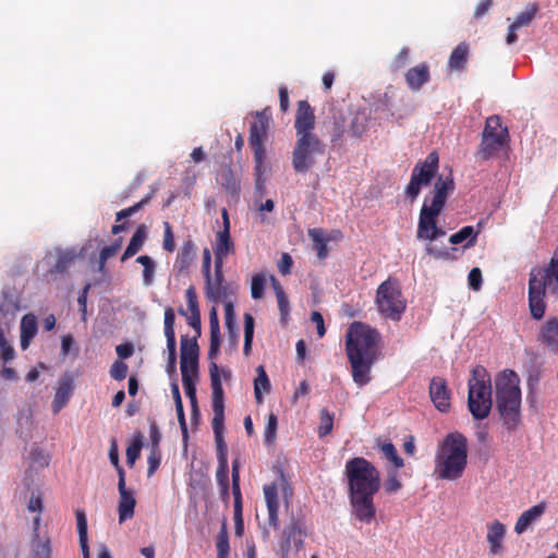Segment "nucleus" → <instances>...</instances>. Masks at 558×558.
<instances>
[{"label":"nucleus","mask_w":558,"mask_h":558,"mask_svg":"<svg viewBox=\"0 0 558 558\" xmlns=\"http://www.w3.org/2000/svg\"><path fill=\"white\" fill-rule=\"evenodd\" d=\"M344 474L353 514L361 522L371 523L376 514L373 499L380 488L379 471L367 459L355 457L347 461Z\"/></svg>","instance_id":"nucleus-1"},{"label":"nucleus","mask_w":558,"mask_h":558,"mask_svg":"<svg viewBox=\"0 0 558 558\" xmlns=\"http://www.w3.org/2000/svg\"><path fill=\"white\" fill-rule=\"evenodd\" d=\"M379 333L375 328L354 322L350 325L345 336V352L351 365L353 381L363 387L371 379V371L377 360Z\"/></svg>","instance_id":"nucleus-2"},{"label":"nucleus","mask_w":558,"mask_h":558,"mask_svg":"<svg viewBox=\"0 0 558 558\" xmlns=\"http://www.w3.org/2000/svg\"><path fill=\"white\" fill-rule=\"evenodd\" d=\"M454 191V182L451 177H438L430 192V197L426 196L420 210L416 238L428 241L425 247L427 255L434 258H447L449 253L445 250L436 248L432 242L446 234L445 230L438 227L437 218L441 214L448 196Z\"/></svg>","instance_id":"nucleus-3"},{"label":"nucleus","mask_w":558,"mask_h":558,"mask_svg":"<svg viewBox=\"0 0 558 558\" xmlns=\"http://www.w3.org/2000/svg\"><path fill=\"white\" fill-rule=\"evenodd\" d=\"M496 410L504 426L515 430L522 424L521 389L519 375L512 369H504L495 377Z\"/></svg>","instance_id":"nucleus-4"},{"label":"nucleus","mask_w":558,"mask_h":558,"mask_svg":"<svg viewBox=\"0 0 558 558\" xmlns=\"http://www.w3.org/2000/svg\"><path fill=\"white\" fill-rule=\"evenodd\" d=\"M468 464V439L459 433L448 434L435 454V473L441 480L454 481L463 475Z\"/></svg>","instance_id":"nucleus-5"},{"label":"nucleus","mask_w":558,"mask_h":558,"mask_svg":"<svg viewBox=\"0 0 558 558\" xmlns=\"http://www.w3.org/2000/svg\"><path fill=\"white\" fill-rule=\"evenodd\" d=\"M546 291L558 298V247L545 267H534L529 278V307L534 319L544 317Z\"/></svg>","instance_id":"nucleus-6"},{"label":"nucleus","mask_w":558,"mask_h":558,"mask_svg":"<svg viewBox=\"0 0 558 558\" xmlns=\"http://www.w3.org/2000/svg\"><path fill=\"white\" fill-rule=\"evenodd\" d=\"M468 386V407L472 416L477 421L488 417L493 407L492 383L483 365H476L472 369Z\"/></svg>","instance_id":"nucleus-7"},{"label":"nucleus","mask_w":558,"mask_h":558,"mask_svg":"<svg viewBox=\"0 0 558 558\" xmlns=\"http://www.w3.org/2000/svg\"><path fill=\"white\" fill-rule=\"evenodd\" d=\"M271 113L269 108L255 113V119L250 126L248 145L254 153V171L256 189L264 187L266 148L265 143L268 138V131L270 128Z\"/></svg>","instance_id":"nucleus-8"},{"label":"nucleus","mask_w":558,"mask_h":558,"mask_svg":"<svg viewBox=\"0 0 558 558\" xmlns=\"http://www.w3.org/2000/svg\"><path fill=\"white\" fill-rule=\"evenodd\" d=\"M509 141L508 129L502 125L501 119L498 116H490L485 121L475 157L483 161L489 160L507 148Z\"/></svg>","instance_id":"nucleus-9"},{"label":"nucleus","mask_w":558,"mask_h":558,"mask_svg":"<svg viewBox=\"0 0 558 558\" xmlns=\"http://www.w3.org/2000/svg\"><path fill=\"white\" fill-rule=\"evenodd\" d=\"M375 303L384 317L396 322L401 319L407 308V301L398 281L391 279H387L378 286Z\"/></svg>","instance_id":"nucleus-10"},{"label":"nucleus","mask_w":558,"mask_h":558,"mask_svg":"<svg viewBox=\"0 0 558 558\" xmlns=\"http://www.w3.org/2000/svg\"><path fill=\"white\" fill-rule=\"evenodd\" d=\"M439 168V157L436 151H430L424 160H420L413 167L410 182L405 187V194L411 201H415L421 189L430 184Z\"/></svg>","instance_id":"nucleus-11"},{"label":"nucleus","mask_w":558,"mask_h":558,"mask_svg":"<svg viewBox=\"0 0 558 558\" xmlns=\"http://www.w3.org/2000/svg\"><path fill=\"white\" fill-rule=\"evenodd\" d=\"M211 404L214 411V417L211 420V426L215 434L217 445V457L218 461H228L227 459V446L223 440V421H225V392L222 384L219 383L216 373L213 375V393Z\"/></svg>","instance_id":"nucleus-12"},{"label":"nucleus","mask_w":558,"mask_h":558,"mask_svg":"<svg viewBox=\"0 0 558 558\" xmlns=\"http://www.w3.org/2000/svg\"><path fill=\"white\" fill-rule=\"evenodd\" d=\"M325 153V145L318 137L296 138L292 153V166L296 173H306L315 165V156Z\"/></svg>","instance_id":"nucleus-13"},{"label":"nucleus","mask_w":558,"mask_h":558,"mask_svg":"<svg viewBox=\"0 0 558 558\" xmlns=\"http://www.w3.org/2000/svg\"><path fill=\"white\" fill-rule=\"evenodd\" d=\"M304 531L303 523L299 519H292L289 524L284 526L281 532L279 541V553L281 558H289L292 550L296 553L304 547Z\"/></svg>","instance_id":"nucleus-14"},{"label":"nucleus","mask_w":558,"mask_h":558,"mask_svg":"<svg viewBox=\"0 0 558 558\" xmlns=\"http://www.w3.org/2000/svg\"><path fill=\"white\" fill-rule=\"evenodd\" d=\"M180 369L182 377L191 375L198 377L199 347L196 337L181 336Z\"/></svg>","instance_id":"nucleus-15"},{"label":"nucleus","mask_w":558,"mask_h":558,"mask_svg":"<svg viewBox=\"0 0 558 558\" xmlns=\"http://www.w3.org/2000/svg\"><path fill=\"white\" fill-rule=\"evenodd\" d=\"M294 128L296 138L317 137L313 131L315 129V114L306 100L298 102Z\"/></svg>","instance_id":"nucleus-16"},{"label":"nucleus","mask_w":558,"mask_h":558,"mask_svg":"<svg viewBox=\"0 0 558 558\" xmlns=\"http://www.w3.org/2000/svg\"><path fill=\"white\" fill-rule=\"evenodd\" d=\"M223 264H215V274L211 272L205 276V294L206 298L211 302L221 301L227 294V287L223 284Z\"/></svg>","instance_id":"nucleus-17"},{"label":"nucleus","mask_w":558,"mask_h":558,"mask_svg":"<svg viewBox=\"0 0 558 558\" xmlns=\"http://www.w3.org/2000/svg\"><path fill=\"white\" fill-rule=\"evenodd\" d=\"M429 397L436 409L446 413L450 409V390L446 379L433 377L429 384Z\"/></svg>","instance_id":"nucleus-18"},{"label":"nucleus","mask_w":558,"mask_h":558,"mask_svg":"<svg viewBox=\"0 0 558 558\" xmlns=\"http://www.w3.org/2000/svg\"><path fill=\"white\" fill-rule=\"evenodd\" d=\"M74 391V379L65 373L58 380L54 398L51 404L53 414H58L69 403Z\"/></svg>","instance_id":"nucleus-19"},{"label":"nucleus","mask_w":558,"mask_h":558,"mask_svg":"<svg viewBox=\"0 0 558 558\" xmlns=\"http://www.w3.org/2000/svg\"><path fill=\"white\" fill-rule=\"evenodd\" d=\"M118 489L120 494L118 505L119 522L122 523L125 520L133 518L136 500L133 496V493L126 489L124 474L121 471L118 482Z\"/></svg>","instance_id":"nucleus-20"},{"label":"nucleus","mask_w":558,"mask_h":558,"mask_svg":"<svg viewBox=\"0 0 558 558\" xmlns=\"http://www.w3.org/2000/svg\"><path fill=\"white\" fill-rule=\"evenodd\" d=\"M404 80L412 92H418L430 80L429 65L422 62L410 68L404 74Z\"/></svg>","instance_id":"nucleus-21"},{"label":"nucleus","mask_w":558,"mask_h":558,"mask_svg":"<svg viewBox=\"0 0 558 558\" xmlns=\"http://www.w3.org/2000/svg\"><path fill=\"white\" fill-rule=\"evenodd\" d=\"M264 496L268 510V524L277 530L279 527V500L277 483L265 485Z\"/></svg>","instance_id":"nucleus-22"},{"label":"nucleus","mask_w":558,"mask_h":558,"mask_svg":"<svg viewBox=\"0 0 558 558\" xmlns=\"http://www.w3.org/2000/svg\"><path fill=\"white\" fill-rule=\"evenodd\" d=\"M213 251L215 264H225V259L235 252V244L231 239V234L227 233V231H218L216 233Z\"/></svg>","instance_id":"nucleus-23"},{"label":"nucleus","mask_w":558,"mask_h":558,"mask_svg":"<svg viewBox=\"0 0 558 558\" xmlns=\"http://www.w3.org/2000/svg\"><path fill=\"white\" fill-rule=\"evenodd\" d=\"M537 340L550 352L558 353V318L551 317L542 325Z\"/></svg>","instance_id":"nucleus-24"},{"label":"nucleus","mask_w":558,"mask_h":558,"mask_svg":"<svg viewBox=\"0 0 558 558\" xmlns=\"http://www.w3.org/2000/svg\"><path fill=\"white\" fill-rule=\"evenodd\" d=\"M506 534V526L498 520L487 524V542L489 545V554L500 555L504 551V538Z\"/></svg>","instance_id":"nucleus-25"},{"label":"nucleus","mask_w":558,"mask_h":558,"mask_svg":"<svg viewBox=\"0 0 558 558\" xmlns=\"http://www.w3.org/2000/svg\"><path fill=\"white\" fill-rule=\"evenodd\" d=\"M546 506L541 502L525 510L518 519L514 525L517 534L524 533L533 523H535L545 512Z\"/></svg>","instance_id":"nucleus-26"},{"label":"nucleus","mask_w":558,"mask_h":558,"mask_svg":"<svg viewBox=\"0 0 558 558\" xmlns=\"http://www.w3.org/2000/svg\"><path fill=\"white\" fill-rule=\"evenodd\" d=\"M147 240V227L145 225H140L134 234L132 235L125 251L121 255V262L124 263L129 258L136 255L144 246Z\"/></svg>","instance_id":"nucleus-27"},{"label":"nucleus","mask_w":558,"mask_h":558,"mask_svg":"<svg viewBox=\"0 0 558 558\" xmlns=\"http://www.w3.org/2000/svg\"><path fill=\"white\" fill-rule=\"evenodd\" d=\"M470 47L465 41L460 43L448 59V68L452 71H463L469 60Z\"/></svg>","instance_id":"nucleus-28"},{"label":"nucleus","mask_w":558,"mask_h":558,"mask_svg":"<svg viewBox=\"0 0 558 558\" xmlns=\"http://www.w3.org/2000/svg\"><path fill=\"white\" fill-rule=\"evenodd\" d=\"M37 319L33 314H26L21 320V349L26 350L37 333Z\"/></svg>","instance_id":"nucleus-29"},{"label":"nucleus","mask_w":558,"mask_h":558,"mask_svg":"<svg viewBox=\"0 0 558 558\" xmlns=\"http://www.w3.org/2000/svg\"><path fill=\"white\" fill-rule=\"evenodd\" d=\"M480 232V229L475 230L472 226H465L458 232L451 234L449 236V242L451 244H460L465 241L464 248H469L476 244L477 235Z\"/></svg>","instance_id":"nucleus-30"},{"label":"nucleus","mask_w":558,"mask_h":558,"mask_svg":"<svg viewBox=\"0 0 558 558\" xmlns=\"http://www.w3.org/2000/svg\"><path fill=\"white\" fill-rule=\"evenodd\" d=\"M195 244L191 239L183 242L175 260L180 271H183L191 266L195 256Z\"/></svg>","instance_id":"nucleus-31"},{"label":"nucleus","mask_w":558,"mask_h":558,"mask_svg":"<svg viewBox=\"0 0 558 558\" xmlns=\"http://www.w3.org/2000/svg\"><path fill=\"white\" fill-rule=\"evenodd\" d=\"M220 336H210L209 338V349H208V360L209 363V376H210V385L213 386V375L216 373V377H218L219 383L221 384V375L218 364L216 363V359L219 354L220 350Z\"/></svg>","instance_id":"nucleus-32"},{"label":"nucleus","mask_w":558,"mask_h":558,"mask_svg":"<svg viewBox=\"0 0 558 558\" xmlns=\"http://www.w3.org/2000/svg\"><path fill=\"white\" fill-rule=\"evenodd\" d=\"M76 524L80 539V546L82 549L83 558H89V548L87 543V519L83 510H76Z\"/></svg>","instance_id":"nucleus-33"},{"label":"nucleus","mask_w":558,"mask_h":558,"mask_svg":"<svg viewBox=\"0 0 558 558\" xmlns=\"http://www.w3.org/2000/svg\"><path fill=\"white\" fill-rule=\"evenodd\" d=\"M308 235L313 241V250L316 252L317 257L322 260L328 256L327 242L329 239L325 238V233L322 229H310Z\"/></svg>","instance_id":"nucleus-34"},{"label":"nucleus","mask_w":558,"mask_h":558,"mask_svg":"<svg viewBox=\"0 0 558 558\" xmlns=\"http://www.w3.org/2000/svg\"><path fill=\"white\" fill-rule=\"evenodd\" d=\"M257 376L254 380V396L257 403L263 402V392H269L271 385L264 366L256 368Z\"/></svg>","instance_id":"nucleus-35"},{"label":"nucleus","mask_w":558,"mask_h":558,"mask_svg":"<svg viewBox=\"0 0 558 558\" xmlns=\"http://www.w3.org/2000/svg\"><path fill=\"white\" fill-rule=\"evenodd\" d=\"M229 468L228 461H218L216 480L220 489V496L223 500L229 498Z\"/></svg>","instance_id":"nucleus-36"},{"label":"nucleus","mask_w":558,"mask_h":558,"mask_svg":"<svg viewBox=\"0 0 558 558\" xmlns=\"http://www.w3.org/2000/svg\"><path fill=\"white\" fill-rule=\"evenodd\" d=\"M76 258V254L73 251H60L58 253L57 262L51 267V274H65L74 259Z\"/></svg>","instance_id":"nucleus-37"},{"label":"nucleus","mask_w":558,"mask_h":558,"mask_svg":"<svg viewBox=\"0 0 558 558\" xmlns=\"http://www.w3.org/2000/svg\"><path fill=\"white\" fill-rule=\"evenodd\" d=\"M136 263L143 266V283L150 286L154 282L156 264L148 255H141L136 258Z\"/></svg>","instance_id":"nucleus-38"},{"label":"nucleus","mask_w":558,"mask_h":558,"mask_svg":"<svg viewBox=\"0 0 558 558\" xmlns=\"http://www.w3.org/2000/svg\"><path fill=\"white\" fill-rule=\"evenodd\" d=\"M274 289L277 296L278 307L280 311V320L283 325H287L289 312H290V305L289 300L282 289V287L279 283L274 284Z\"/></svg>","instance_id":"nucleus-39"},{"label":"nucleus","mask_w":558,"mask_h":558,"mask_svg":"<svg viewBox=\"0 0 558 558\" xmlns=\"http://www.w3.org/2000/svg\"><path fill=\"white\" fill-rule=\"evenodd\" d=\"M539 11V5L537 3L530 4L524 11H522L517 19L514 20L513 24L514 27H524L529 26L532 21L535 19Z\"/></svg>","instance_id":"nucleus-40"},{"label":"nucleus","mask_w":558,"mask_h":558,"mask_svg":"<svg viewBox=\"0 0 558 558\" xmlns=\"http://www.w3.org/2000/svg\"><path fill=\"white\" fill-rule=\"evenodd\" d=\"M367 131V118L362 113H356L349 125L351 136L361 138Z\"/></svg>","instance_id":"nucleus-41"},{"label":"nucleus","mask_w":558,"mask_h":558,"mask_svg":"<svg viewBox=\"0 0 558 558\" xmlns=\"http://www.w3.org/2000/svg\"><path fill=\"white\" fill-rule=\"evenodd\" d=\"M380 451L384 457L393 464L395 469H401L404 466V461L398 454V451L392 442L388 441L381 444Z\"/></svg>","instance_id":"nucleus-42"},{"label":"nucleus","mask_w":558,"mask_h":558,"mask_svg":"<svg viewBox=\"0 0 558 558\" xmlns=\"http://www.w3.org/2000/svg\"><path fill=\"white\" fill-rule=\"evenodd\" d=\"M217 558H229L230 545L226 524H222L216 537Z\"/></svg>","instance_id":"nucleus-43"},{"label":"nucleus","mask_w":558,"mask_h":558,"mask_svg":"<svg viewBox=\"0 0 558 558\" xmlns=\"http://www.w3.org/2000/svg\"><path fill=\"white\" fill-rule=\"evenodd\" d=\"M153 196H154V192H150L138 203L118 211L116 214V221L119 222L125 218L131 217L135 213L140 211L145 205H147L149 203V201L153 198Z\"/></svg>","instance_id":"nucleus-44"},{"label":"nucleus","mask_w":558,"mask_h":558,"mask_svg":"<svg viewBox=\"0 0 558 558\" xmlns=\"http://www.w3.org/2000/svg\"><path fill=\"white\" fill-rule=\"evenodd\" d=\"M333 427V414L330 413L327 409H322L319 412V426H318V435L319 437H326L329 435Z\"/></svg>","instance_id":"nucleus-45"},{"label":"nucleus","mask_w":558,"mask_h":558,"mask_svg":"<svg viewBox=\"0 0 558 558\" xmlns=\"http://www.w3.org/2000/svg\"><path fill=\"white\" fill-rule=\"evenodd\" d=\"M345 133V119L342 114L333 116L330 131V141L332 144L339 143Z\"/></svg>","instance_id":"nucleus-46"},{"label":"nucleus","mask_w":558,"mask_h":558,"mask_svg":"<svg viewBox=\"0 0 558 558\" xmlns=\"http://www.w3.org/2000/svg\"><path fill=\"white\" fill-rule=\"evenodd\" d=\"M233 519H234V530L236 536H242L244 531V523L242 517V496L233 497Z\"/></svg>","instance_id":"nucleus-47"},{"label":"nucleus","mask_w":558,"mask_h":558,"mask_svg":"<svg viewBox=\"0 0 558 558\" xmlns=\"http://www.w3.org/2000/svg\"><path fill=\"white\" fill-rule=\"evenodd\" d=\"M165 336L167 339V342L177 341L175 340V332H174V323H175V315L172 307L168 306L165 310Z\"/></svg>","instance_id":"nucleus-48"},{"label":"nucleus","mask_w":558,"mask_h":558,"mask_svg":"<svg viewBox=\"0 0 558 558\" xmlns=\"http://www.w3.org/2000/svg\"><path fill=\"white\" fill-rule=\"evenodd\" d=\"M277 426H278L277 415L274 413H270L268 416V420H267L265 432H264L265 444H267V445L274 444L276 436H277Z\"/></svg>","instance_id":"nucleus-49"},{"label":"nucleus","mask_w":558,"mask_h":558,"mask_svg":"<svg viewBox=\"0 0 558 558\" xmlns=\"http://www.w3.org/2000/svg\"><path fill=\"white\" fill-rule=\"evenodd\" d=\"M398 469L389 470L387 478L384 483L385 492L388 494L397 493L402 488V483L398 476Z\"/></svg>","instance_id":"nucleus-50"},{"label":"nucleus","mask_w":558,"mask_h":558,"mask_svg":"<svg viewBox=\"0 0 558 558\" xmlns=\"http://www.w3.org/2000/svg\"><path fill=\"white\" fill-rule=\"evenodd\" d=\"M222 186L230 192L231 194H238L240 191V183L233 177V173L230 169L226 170L221 174Z\"/></svg>","instance_id":"nucleus-51"},{"label":"nucleus","mask_w":558,"mask_h":558,"mask_svg":"<svg viewBox=\"0 0 558 558\" xmlns=\"http://www.w3.org/2000/svg\"><path fill=\"white\" fill-rule=\"evenodd\" d=\"M163 239H162V248L168 252L172 253L175 250V241H174V234L172 231V227L168 221L163 222Z\"/></svg>","instance_id":"nucleus-52"},{"label":"nucleus","mask_w":558,"mask_h":558,"mask_svg":"<svg viewBox=\"0 0 558 558\" xmlns=\"http://www.w3.org/2000/svg\"><path fill=\"white\" fill-rule=\"evenodd\" d=\"M198 377H194L191 375H185L182 377L183 387L190 402L197 401L196 397V380Z\"/></svg>","instance_id":"nucleus-53"},{"label":"nucleus","mask_w":558,"mask_h":558,"mask_svg":"<svg viewBox=\"0 0 558 558\" xmlns=\"http://www.w3.org/2000/svg\"><path fill=\"white\" fill-rule=\"evenodd\" d=\"M264 286H265V277L262 274H257L253 277L251 283V294L252 298L257 300L260 299L264 294Z\"/></svg>","instance_id":"nucleus-54"},{"label":"nucleus","mask_w":558,"mask_h":558,"mask_svg":"<svg viewBox=\"0 0 558 558\" xmlns=\"http://www.w3.org/2000/svg\"><path fill=\"white\" fill-rule=\"evenodd\" d=\"M185 298L187 303V308L190 311V315L201 314L197 301V294L194 287H189L185 291Z\"/></svg>","instance_id":"nucleus-55"},{"label":"nucleus","mask_w":558,"mask_h":558,"mask_svg":"<svg viewBox=\"0 0 558 558\" xmlns=\"http://www.w3.org/2000/svg\"><path fill=\"white\" fill-rule=\"evenodd\" d=\"M128 375V365L123 361H116L110 368V376L116 380H123Z\"/></svg>","instance_id":"nucleus-56"},{"label":"nucleus","mask_w":558,"mask_h":558,"mask_svg":"<svg viewBox=\"0 0 558 558\" xmlns=\"http://www.w3.org/2000/svg\"><path fill=\"white\" fill-rule=\"evenodd\" d=\"M232 495L233 497L242 496L240 488V463L238 460L232 462Z\"/></svg>","instance_id":"nucleus-57"},{"label":"nucleus","mask_w":558,"mask_h":558,"mask_svg":"<svg viewBox=\"0 0 558 558\" xmlns=\"http://www.w3.org/2000/svg\"><path fill=\"white\" fill-rule=\"evenodd\" d=\"M147 461H148V475L150 476L151 474L155 473V471L160 465L161 454H160L159 448H150V453L148 456Z\"/></svg>","instance_id":"nucleus-58"},{"label":"nucleus","mask_w":558,"mask_h":558,"mask_svg":"<svg viewBox=\"0 0 558 558\" xmlns=\"http://www.w3.org/2000/svg\"><path fill=\"white\" fill-rule=\"evenodd\" d=\"M469 286L472 290L478 291L482 287V271L480 268L474 267L470 270L468 276Z\"/></svg>","instance_id":"nucleus-59"},{"label":"nucleus","mask_w":558,"mask_h":558,"mask_svg":"<svg viewBox=\"0 0 558 558\" xmlns=\"http://www.w3.org/2000/svg\"><path fill=\"white\" fill-rule=\"evenodd\" d=\"M141 448H142V442L140 439L128 447L126 462L129 465L132 466L135 463L136 459L140 457Z\"/></svg>","instance_id":"nucleus-60"},{"label":"nucleus","mask_w":558,"mask_h":558,"mask_svg":"<svg viewBox=\"0 0 558 558\" xmlns=\"http://www.w3.org/2000/svg\"><path fill=\"white\" fill-rule=\"evenodd\" d=\"M34 555L38 558H50L51 547L49 539L37 542L33 548Z\"/></svg>","instance_id":"nucleus-61"},{"label":"nucleus","mask_w":558,"mask_h":558,"mask_svg":"<svg viewBox=\"0 0 558 558\" xmlns=\"http://www.w3.org/2000/svg\"><path fill=\"white\" fill-rule=\"evenodd\" d=\"M225 325L230 331H232L235 326V313L231 302H228L225 305Z\"/></svg>","instance_id":"nucleus-62"},{"label":"nucleus","mask_w":558,"mask_h":558,"mask_svg":"<svg viewBox=\"0 0 558 558\" xmlns=\"http://www.w3.org/2000/svg\"><path fill=\"white\" fill-rule=\"evenodd\" d=\"M209 332L210 336H220L219 318L216 307H211L209 312Z\"/></svg>","instance_id":"nucleus-63"},{"label":"nucleus","mask_w":558,"mask_h":558,"mask_svg":"<svg viewBox=\"0 0 558 558\" xmlns=\"http://www.w3.org/2000/svg\"><path fill=\"white\" fill-rule=\"evenodd\" d=\"M493 4V0H480L474 10V19L478 20L483 17L492 9Z\"/></svg>","instance_id":"nucleus-64"}]
</instances>
